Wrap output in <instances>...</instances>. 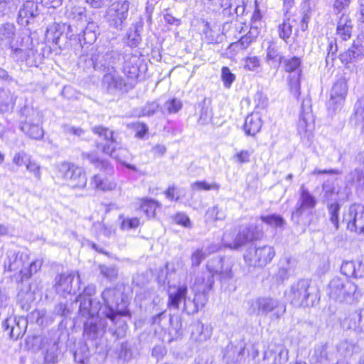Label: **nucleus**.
Segmentation results:
<instances>
[{
	"label": "nucleus",
	"instance_id": "f257e3e1",
	"mask_svg": "<svg viewBox=\"0 0 364 364\" xmlns=\"http://www.w3.org/2000/svg\"><path fill=\"white\" fill-rule=\"evenodd\" d=\"M102 298L105 302V309L102 314L112 325L121 326L124 321L119 316H129L131 314L128 309V296L117 288H107L102 293Z\"/></svg>",
	"mask_w": 364,
	"mask_h": 364
},
{
	"label": "nucleus",
	"instance_id": "f03ea898",
	"mask_svg": "<svg viewBox=\"0 0 364 364\" xmlns=\"http://www.w3.org/2000/svg\"><path fill=\"white\" fill-rule=\"evenodd\" d=\"M284 295L291 304L299 307L313 306L320 300L319 289L312 286L311 281L306 279L293 282L286 289Z\"/></svg>",
	"mask_w": 364,
	"mask_h": 364
},
{
	"label": "nucleus",
	"instance_id": "7ed1b4c3",
	"mask_svg": "<svg viewBox=\"0 0 364 364\" xmlns=\"http://www.w3.org/2000/svg\"><path fill=\"white\" fill-rule=\"evenodd\" d=\"M316 205V198L302 186L299 198L296 204L295 210L291 214V220L293 222L298 225L304 227L314 223V208Z\"/></svg>",
	"mask_w": 364,
	"mask_h": 364
},
{
	"label": "nucleus",
	"instance_id": "20e7f679",
	"mask_svg": "<svg viewBox=\"0 0 364 364\" xmlns=\"http://www.w3.org/2000/svg\"><path fill=\"white\" fill-rule=\"evenodd\" d=\"M250 315L267 316L272 319L280 318L286 312V305L279 299L272 297H259L252 300L248 309Z\"/></svg>",
	"mask_w": 364,
	"mask_h": 364
},
{
	"label": "nucleus",
	"instance_id": "39448f33",
	"mask_svg": "<svg viewBox=\"0 0 364 364\" xmlns=\"http://www.w3.org/2000/svg\"><path fill=\"white\" fill-rule=\"evenodd\" d=\"M58 176L72 189H83L87 185L86 172L73 163L64 161L58 164Z\"/></svg>",
	"mask_w": 364,
	"mask_h": 364
},
{
	"label": "nucleus",
	"instance_id": "423d86ee",
	"mask_svg": "<svg viewBox=\"0 0 364 364\" xmlns=\"http://www.w3.org/2000/svg\"><path fill=\"white\" fill-rule=\"evenodd\" d=\"M22 114L25 116V119L21 122V131L31 139H41L44 132L41 127L42 117L39 112L32 108L24 107Z\"/></svg>",
	"mask_w": 364,
	"mask_h": 364
},
{
	"label": "nucleus",
	"instance_id": "0eeeda50",
	"mask_svg": "<svg viewBox=\"0 0 364 364\" xmlns=\"http://www.w3.org/2000/svg\"><path fill=\"white\" fill-rule=\"evenodd\" d=\"M129 9L128 1H119L113 3L107 9L105 19L109 27L121 31L127 18Z\"/></svg>",
	"mask_w": 364,
	"mask_h": 364
},
{
	"label": "nucleus",
	"instance_id": "6e6552de",
	"mask_svg": "<svg viewBox=\"0 0 364 364\" xmlns=\"http://www.w3.org/2000/svg\"><path fill=\"white\" fill-rule=\"evenodd\" d=\"M329 296L339 302L348 301L354 295L357 286L352 282L333 278L329 283Z\"/></svg>",
	"mask_w": 364,
	"mask_h": 364
},
{
	"label": "nucleus",
	"instance_id": "1a4fd4ad",
	"mask_svg": "<svg viewBox=\"0 0 364 364\" xmlns=\"http://www.w3.org/2000/svg\"><path fill=\"white\" fill-rule=\"evenodd\" d=\"M274 255V247L264 245L257 248H249L244 255V259L249 266L263 267L271 262Z\"/></svg>",
	"mask_w": 364,
	"mask_h": 364
},
{
	"label": "nucleus",
	"instance_id": "9d476101",
	"mask_svg": "<svg viewBox=\"0 0 364 364\" xmlns=\"http://www.w3.org/2000/svg\"><path fill=\"white\" fill-rule=\"evenodd\" d=\"M80 276L78 272L70 271L60 274L55 278L54 288L57 294L63 297L75 294L79 289Z\"/></svg>",
	"mask_w": 364,
	"mask_h": 364
},
{
	"label": "nucleus",
	"instance_id": "9b49d317",
	"mask_svg": "<svg viewBox=\"0 0 364 364\" xmlns=\"http://www.w3.org/2000/svg\"><path fill=\"white\" fill-rule=\"evenodd\" d=\"M230 233L225 232L223 235V244L230 249H237L246 243L257 240L260 236V231L255 225H250L248 227L241 228L235 237L230 241Z\"/></svg>",
	"mask_w": 364,
	"mask_h": 364
},
{
	"label": "nucleus",
	"instance_id": "f8f14e48",
	"mask_svg": "<svg viewBox=\"0 0 364 364\" xmlns=\"http://www.w3.org/2000/svg\"><path fill=\"white\" fill-rule=\"evenodd\" d=\"M284 70L289 73L288 84L291 93L298 98L301 90V60L298 57H293L284 60Z\"/></svg>",
	"mask_w": 364,
	"mask_h": 364
},
{
	"label": "nucleus",
	"instance_id": "ddd939ff",
	"mask_svg": "<svg viewBox=\"0 0 364 364\" xmlns=\"http://www.w3.org/2000/svg\"><path fill=\"white\" fill-rule=\"evenodd\" d=\"M92 131L95 134H98L107 142L103 145L102 152L105 154L109 155L112 158L121 161L122 154L126 151V149L122 147H117L116 139L114 138V132L108 128L98 126L94 127Z\"/></svg>",
	"mask_w": 364,
	"mask_h": 364
},
{
	"label": "nucleus",
	"instance_id": "4468645a",
	"mask_svg": "<svg viewBox=\"0 0 364 364\" xmlns=\"http://www.w3.org/2000/svg\"><path fill=\"white\" fill-rule=\"evenodd\" d=\"M343 221L349 230L364 233V205L360 203L352 204L344 215Z\"/></svg>",
	"mask_w": 364,
	"mask_h": 364
},
{
	"label": "nucleus",
	"instance_id": "2eb2a0df",
	"mask_svg": "<svg viewBox=\"0 0 364 364\" xmlns=\"http://www.w3.org/2000/svg\"><path fill=\"white\" fill-rule=\"evenodd\" d=\"M232 266V262L229 258L215 257L208 262L206 267L213 275H218L220 281L224 282L233 277Z\"/></svg>",
	"mask_w": 364,
	"mask_h": 364
},
{
	"label": "nucleus",
	"instance_id": "dca6fc26",
	"mask_svg": "<svg viewBox=\"0 0 364 364\" xmlns=\"http://www.w3.org/2000/svg\"><path fill=\"white\" fill-rule=\"evenodd\" d=\"M314 128V117L311 111V103L309 99H304L301 104V111L298 121L299 134L304 137H309Z\"/></svg>",
	"mask_w": 364,
	"mask_h": 364
},
{
	"label": "nucleus",
	"instance_id": "f3484780",
	"mask_svg": "<svg viewBox=\"0 0 364 364\" xmlns=\"http://www.w3.org/2000/svg\"><path fill=\"white\" fill-rule=\"evenodd\" d=\"M348 93V85L346 77H339L333 84L330 93V99L327 103L328 108L333 112L340 109Z\"/></svg>",
	"mask_w": 364,
	"mask_h": 364
},
{
	"label": "nucleus",
	"instance_id": "a211bd4d",
	"mask_svg": "<svg viewBox=\"0 0 364 364\" xmlns=\"http://www.w3.org/2000/svg\"><path fill=\"white\" fill-rule=\"evenodd\" d=\"M246 342L240 338L230 341L223 350V360L226 364H241L244 360Z\"/></svg>",
	"mask_w": 364,
	"mask_h": 364
},
{
	"label": "nucleus",
	"instance_id": "6ab92c4d",
	"mask_svg": "<svg viewBox=\"0 0 364 364\" xmlns=\"http://www.w3.org/2000/svg\"><path fill=\"white\" fill-rule=\"evenodd\" d=\"M105 320H107L105 317L103 318L98 316L87 319L84 323V338L87 340H95L107 329L114 331L112 329L114 325L111 323L109 325Z\"/></svg>",
	"mask_w": 364,
	"mask_h": 364
},
{
	"label": "nucleus",
	"instance_id": "aec40b11",
	"mask_svg": "<svg viewBox=\"0 0 364 364\" xmlns=\"http://www.w3.org/2000/svg\"><path fill=\"white\" fill-rule=\"evenodd\" d=\"M102 85L107 91L112 94L118 92H127L132 85L120 76L115 70L107 73L102 78Z\"/></svg>",
	"mask_w": 364,
	"mask_h": 364
},
{
	"label": "nucleus",
	"instance_id": "412c9836",
	"mask_svg": "<svg viewBox=\"0 0 364 364\" xmlns=\"http://www.w3.org/2000/svg\"><path fill=\"white\" fill-rule=\"evenodd\" d=\"M289 359V351L284 344L271 343L264 351L266 364H284Z\"/></svg>",
	"mask_w": 364,
	"mask_h": 364
},
{
	"label": "nucleus",
	"instance_id": "4be33fe9",
	"mask_svg": "<svg viewBox=\"0 0 364 364\" xmlns=\"http://www.w3.org/2000/svg\"><path fill=\"white\" fill-rule=\"evenodd\" d=\"M28 263V255L23 252L9 250L7 259L5 261V267L10 272H18L23 277L25 265Z\"/></svg>",
	"mask_w": 364,
	"mask_h": 364
},
{
	"label": "nucleus",
	"instance_id": "5701e85b",
	"mask_svg": "<svg viewBox=\"0 0 364 364\" xmlns=\"http://www.w3.org/2000/svg\"><path fill=\"white\" fill-rule=\"evenodd\" d=\"M297 261L291 256L285 255L281 257L278 263V270L273 278L278 283H283L287 280L294 272Z\"/></svg>",
	"mask_w": 364,
	"mask_h": 364
},
{
	"label": "nucleus",
	"instance_id": "b1692460",
	"mask_svg": "<svg viewBox=\"0 0 364 364\" xmlns=\"http://www.w3.org/2000/svg\"><path fill=\"white\" fill-rule=\"evenodd\" d=\"M27 326V321L23 317L10 316L3 321L4 331H8L11 338L17 340L21 337Z\"/></svg>",
	"mask_w": 364,
	"mask_h": 364
},
{
	"label": "nucleus",
	"instance_id": "393cba45",
	"mask_svg": "<svg viewBox=\"0 0 364 364\" xmlns=\"http://www.w3.org/2000/svg\"><path fill=\"white\" fill-rule=\"evenodd\" d=\"M120 60V54L118 51L111 50L102 56H98L94 63V68L107 73L114 70V66Z\"/></svg>",
	"mask_w": 364,
	"mask_h": 364
},
{
	"label": "nucleus",
	"instance_id": "a878e982",
	"mask_svg": "<svg viewBox=\"0 0 364 364\" xmlns=\"http://www.w3.org/2000/svg\"><path fill=\"white\" fill-rule=\"evenodd\" d=\"M249 0H221L220 6L223 8V14L231 16H242L245 13V8Z\"/></svg>",
	"mask_w": 364,
	"mask_h": 364
},
{
	"label": "nucleus",
	"instance_id": "bb28decb",
	"mask_svg": "<svg viewBox=\"0 0 364 364\" xmlns=\"http://www.w3.org/2000/svg\"><path fill=\"white\" fill-rule=\"evenodd\" d=\"M41 350L44 354V362L46 364H55L58 362V342L48 338H43L41 342Z\"/></svg>",
	"mask_w": 364,
	"mask_h": 364
},
{
	"label": "nucleus",
	"instance_id": "cd10ccee",
	"mask_svg": "<svg viewBox=\"0 0 364 364\" xmlns=\"http://www.w3.org/2000/svg\"><path fill=\"white\" fill-rule=\"evenodd\" d=\"M353 28V26L350 17L346 14H343L337 21L336 39L344 41L349 40L352 36Z\"/></svg>",
	"mask_w": 364,
	"mask_h": 364
},
{
	"label": "nucleus",
	"instance_id": "c85d7f7f",
	"mask_svg": "<svg viewBox=\"0 0 364 364\" xmlns=\"http://www.w3.org/2000/svg\"><path fill=\"white\" fill-rule=\"evenodd\" d=\"M343 326L357 333L364 332V310L358 309L350 313L343 320Z\"/></svg>",
	"mask_w": 364,
	"mask_h": 364
},
{
	"label": "nucleus",
	"instance_id": "c756f323",
	"mask_svg": "<svg viewBox=\"0 0 364 364\" xmlns=\"http://www.w3.org/2000/svg\"><path fill=\"white\" fill-rule=\"evenodd\" d=\"M76 302L80 303L79 314L82 316L87 318V319L97 317L96 316L98 314L100 309L98 303L94 305L92 299L91 298H85V296H77Z\"/></svg>",
	"mask_w": 364,
	"mask_h": 364
},
{
	"label": "nucleus",
	"instance_id": "7c9ffc66",
	"mask_svg": "<svg viewBox=\"0 0 364 364\" xmlns=\"http://www.w3.org/2000/svg\"><path fill=\"white\" fill-rule=\"evenodd\" d=\"M17 96L9 89H0V113L11 112L16 105Z\"/></svg>",
	"mask_w": 364,
	"mask_h": 364
},
{
	"label": "nucleus",
	"instance_id": "2f4dec72",
	"mask_svg": "<svg viewBox=\"0 0 364 364\" xmlns=\"http://www.w3.org/2000/svg\"><path fill=\"white\" fill-rule=\"evenodd\" d=\"M191 328V338L196 342H205L211 336V328L208 326H205L199 321L194 322L192 324Z\"/></svg>",
	"mask_w": 364,
	"mask_h": 364
},
{
	"label": "nucleus",
	"instance_id": "473e14b6",
	"mask_svg": "<svg viewBox=\"0 0 364 364\" xmlns=\"http://www.w3.org/2000/svg\"><path fill=\"white\" fill-rule=\"evenodd\" d=\"M341 271L347 277H363L364 276V264L357 261H346L342 263Z\"/></svg>",
	"mask_w": 364,
	"mask_h": 364
},
{
	"label": "nucleus",
	"instance_id": "72a5a7b5",
	"mask_svg": "<svg viewBox=\"0 0 364 364\" xmlns=\"http://www.w3.org/2000/svg\"><path fill=\"white\" fill-rule=\"evenodd\" d=\"M82 159L94 165L96 168L104 170L107 174H112L114 171L113 167L107 161L100 159L95 153L83 152Z\"/></svg>",
	"mask_w": 364,
	"mask_h": 364
},
{
	"label": "nucleus",
	"instance_id": "f704fd0d",
	"mask_svg": "<svg viewBox=\"0 0 364 364\" xmlns=\"http://www.w3.org/2000/svg\"><path fill=\"white\" fill-rule=\"evenodd\" d=\"M262 126V122L258 114L248 115L245 122L244 130L247 135L255 136L257 134Z\"/></svg>",
	"mask_w": 364,
	"mask_h": 364
},
{
	"label": "nucleus",
	"instance_id": "c9c22d12",
	"mask_svg": "<svg viewBox=\"0 0 364 364\" xmlns=\"http://www.w3.org/2000/svg\"><path fill=\"white\" fill-rule=\"evenodd\" d=\"M187 292V287L186 285H182L179 286L175 292L169 293L168 303V306L170 308L178 309L181 301H183L185 304V300H188L186 299ZM183 309L185 310V304L183 305Z\"/></svg>",
	"mask_w": 364,
	"mask_h": 364
},
{
	"label": "nucleus",
	"instance_id": "e433bc0d",
	"mask_svg": "<svg viewBox=\"0 0 364 364\" xmlns=\"http://www.w3.org/2000/svg\"><path fill=\"white\" fill-rule=\"evenodd\" d=\"M207 294L208 293H203L202 291L201 294H196L193 301H191L190 299L185 300V311L188 314H193L203 308L207 301Z\"/></svg>",
	"mask_w": 364,
	"mask_h": 364
},
{
	"label": "nucleus",
	"instance_id": "4c0bfd02",
	"mask_svg": "<svg viewBox=\"0 0 364 364\" xmlns=\"http://www.w3.org/2000/svg\"><path fill=\"white\" fill-rule=\"evenodd\" d=\"M128 60H125L123 66L124 73L129 79H135L139 76V58L136 55H127Z\"/></svg>",
	"mask_w": 364,
	"mask_h": 364
},
{
	"label": "nucleus",
	"instance_id": "58836bf2",
	"mask_svg": "<svg viewBox=\"0 0 364 364\" xmlns=\"http://www.w3.org/2000/svg\"><path fill=\"white\" fill-rule=\"evenodd\" d=\"M169 338L168 342L178 339L182 335V323L178 316L169 317L168 322Z\"/></svg>",
	"mask_w": 364,
	"mask_h": 364
},
{
	"label": "nucleus",
	"instance_id": "ea45409f",
	"mask_svg": "<svg viewBox=\"0 0 364 364\" xmlns=\"http://www.w3.org/2000/svg\"><path fill=\"white\" fill-rule=\"evenodd\" d=\"M38 15L37 4L31 1H28L23 4V7L18 11V18L23 21L26 19L28 23L29 18H34Z\"/></svg>",
	"mask_w": 364,
	"mask_h": 364
},
{
	"label": "nucleus",
	"instance_id": "a19ab883",
	"mask_svg": "<svg viewBox=\"0 0 364 364\" xmlns=\"http://www.w3.org/2000/svg\"><path fill=\"white\" fill-rule=\"evenodd\" d=\"M226 218V210L215 205L209 208L205 214V220L206 222H215L218 220H224Z\"/></svg>",
	"mask_w": 364,
	"mask_h": 364
},
{
	"label": "nucleus",
	"instance_id": "79ce46f5",
	"mask_svg": "<svg viewBox=\"0 0 364 364\" xmlns=\"http://www.w3.org/2000/svg\"><path fill=\"white\" fill-rule=\"evenodd\" d=\"M214 283V275L208 270L196 279V284L200 287V290L203 293H208L213 289Z\"/></svg>",
	"mask_w": 364,
	"mask_h": 364
},
{
	"label": "nucleus",
	"instance_id": "37998d69",
	"mask_svg": "<svg viewBox=\"0 0 364 364\" xmlns=\"http://www.w3.org/2000/svg\"><path fill=\"white\" fill-rule=\"evenodd\" d=\"M15 32L16 27L14 23L0 24V41L6 42L10 46L14 38Z\"/></svg>",
	"mask_w": 364,
	"mask_h": 364
},
{
	"label": "nucleus",
	"instance_id": "c03bdc74",
	"mask_svg": "<svg viewBox=\"0 0 364 364\" xmlns=\"http://www.w3.org/2000/svg\"><path fill=\"white\" fill-rule=\"evenodd\" d=\"M363 56L364 53L360 51V49H355L352 46L346 51L341 53L339 58L343 63L347 65L363 59Z\"/></svg>",
	"mask_w": 364,
	"mask_h": 364
},
{
	"label": "nucleus",
	"instance_id": "a18cd8bd",
	"mask_svg": "<svg viewBox=\"0 0 364 364\" xmlns=\"http://www.w3.org/2000/svg\"><path fill=\"white\" fill-rule=\"evenodd\" d=\"M314 356L318 363L326 364L332 360L333 353L327 344H323L315 348Z\"/></svg>",
	"mask_w": 364,
	"mask_h": 364
},
{
	"label": "nucleus",
	"instance_id": "49530a36",
	"mask_svg": "<svg viewBox=\"0 0 364 364\" xmlns=\"http://www.w3.org/2000/svg\"><path fill=\"white\" fill-rule=\"evenodd\" d=\"M348 183L357 186H364V168H356L348 173L346 176Z\"/></svg>",
	"mask_w": 364,
	"mask_h": 364
},
{
	"label": "nucleus",
	"instance_id": "de8ad7c7",
	"mask_svg": "<svg viewBox=\"0 0 364 364\" xmlns=\"http://www.w3.org/2000/svg\"><path fill=\"white\" fill-rule=\"evenodd\" d=\"M90 353L86 343L80 344L74 353L75 361L79 364H87Z\"/></svg>",
	"mask_w": 364,
	"mask_h": 364
},
{
	"label": "nucleus",
	"instance_id": "09e8293b",
	"mask_svg": "<svg viewBox=\"0 0 364 364\" xmlns=\"http://www.w3.org/2000/svg\"><path fill=\"white\" fill-rule=\"evenodd\" d=\"M341 205L338 203L334 202L328 204V210L329 215V220L333 224L336 230L339 228V211Z\"/></svg>",
	"mask_w": 364,
	"mask_h": 364
},
{
	"label": "nucleus",
	"instance_id": "8fccbe9b",
	"mask_svg": "<svg viewBox=\"0 0 364 364\" xmlns=\"http://www.w3.org/2000/svg\"><path fill=\"white\" fill-rule=\"evenodd\" d=\"M262 221L274 228H282L285 225L284 219L279 215L271 214L268 215H262Z\"/></svg>",
	"mask_w": 364,
	"mask_h": 364
},
{
	"label": "nucleus",
	"instance_id": "3c124183",
	"mask_svg": "<svg viewBox=\"0 0 364 364\" xmlns=\"http://www.w3.org/2000/svg\"><path fill=\"white\" fill-rule=\"evenodd\" d=\"M279 36L287 41L292 33V24L289 18L284 19L283 23L278 28Z\"/></svg>",
	"mask_w": 364,
	"mask_h": 364
},
{
	"label": "nucleus",
	"instance_id": "603ef678",
	"mask_svg": "<svg viewBox=\"0 0 364 364\" xmlns=\"http://www.w3.org/2000/svg\"><path fill=\"white\" fill-rule=\"evenodd\" d=\"M159 206L158 202L151 199H144L142 200L141 209L146 213L148 218H154L156 215V209Z\"/></svg>",
	"mask_w": 364,
	"mask_h": 364
},
{
	"label": "nucleus",
	"instance_id": "864d4df0",
	"mask_svg": "<svg viewBox=\"0 0 364 364\" xmlns=\"http://www.w3.org/2000/svg\"><path fill=\"white\" fill-rule=\"evenodd\" d=\"M100 272L107 279L115 280L118 276V269L115 265L100 264L99 266Z\"/></svg>",
	"mask_w": 364,
	"mask_h": 364
},
{
	"label": "nucleus",
	"instance_id": "5fc2aeb1",
	"mask_svg": "<svg viewBox=\"0 0 364 364\" xmlns=\"http://www.w3.org/2000/svg\"><path fill=\"white\" fill-rule=\"evenodd\" d=\"M11 48V57L17 60L24 61L27 60L28 58L33 53L32 49L20 48Z\"/></svg>",
	"mask_w": 364,
	"mask_h": 364
},
{
	"label": "nucleus",
	"instance_id": "6e6d98bb",
	"mask_svg": "<svg viewBox=\"0 0 364 364\" xmlns=\"http://www.w3.org/2000/svg\"><path fill=\"white\" fill-rule=\"evenodd\" d=\"M170 315H168L166 311L161 312L152 318V324L158 325L163 330H166L168 326Z\"/></svg>",
	"mask_w": 364,
	"mask_h": 364
},
{
	"label": "nucleus",
	"instance_id": "4d7b16f0",
	"mask_svg": "<svg viewBox=\"0 0 364 364\" xmlns=\"http://www.w3.org/2000/svg\"><path fill=\"white\" fill-rule=\"evenodd\" d=\"M267 60L281 63L283 60V56L279 51L277 47L274 45H271L267 50Z\"/></svg>",
	"mask_w": 364,
	"mask_h": 364
},
{
	"label": "nucleus",
	"instance_id": "13d9d810",
	"mask_svg": "<svg viewBox=\"0 0 364 364\" xmlns=\"http://www.w3.org/2000/svg\"><path fill=\"white\" fill-rule=\"evenodd\" d=\"M173 222L186 228L191 229L193 226L189 217L184 213H178L172 217Z\"/></svg>",
	"mask_w": 364,
	"mask_h": 364
},
{
	"label": "nucleus",
	"instance_id": "bf43d9fd",
	"mask_svg": "<svg viewBox=\"0 0 364 364\" xmlns=\"http://www.w3.org/2000/svg\"><path fill=\"white\" fill-rule=\"evenodd\" d=\"M41 266L42 261L40 259L31 262L29 267L25 268L22 279L30 278L33 274L36 273L41 269Z\"/></svg>",
	"mask_w": 364,
	"mask_h": 364
},
{
	"label": "nucleus",
	"instance_id": "052dcab7",
	"mask_svg": "<svg viewBox=\"0 0 364 364\" xmlns=\"http://www.w3.org/2000/svg\"><path fill=\"white\" fill-rule=\"evenodd\" d=\"M207 257V253L203 252V249H197L191 256V262L192 267H198L203 260Z\"/></svg>",
	"mask_w": 364,
	"mask_h": 364
},
{
	"label": "nucleus",
	"instance_id": "680f3d73",
	"mask_svg": "<svg viewBox=\"0 0 364 364\" xmlns=\"http://www.w3.org/2000/svg\"><path fill=\"white\" fill-rule=\"evenodd\" d=\"M221 77L226 88H230L235 80V76L228 67H223L221 70Z\"/></svg>",
	"mask_w": 364,
	"mask_h": 364
},
{
	"label": "nucleus",
	"instance_id": "e2e57ef3",
	"mask_svg": "<svg viewBox=\"0 0 364 364\" xmlns=\"http://www.w3.org/2000/svg\"><path fill=\"white\" fill-rule=\"evenodd\" d=\"M213 113L208 107L203 106L200 110L198 123L200 125L208 124L212 119Z\"/></svg>",
	"mask_w": 364,
	"mask_h": 364
},
{
	"label": "nucleus",
	"instance_id": "0e129e2a",
	"mask_svg": "<svg viewBox=\"0 0 364 364\" xmlns=\"http://www.w3.org/2000/svg\"><path fill=\"white\" fill-rule=\"evenodd\" d=\"M191 188L193 190L196 191H209L210 189H215L218 190L220 188V186L218 183H212L209 184L206 183L205 181H196L191 184Z\"/></svg>",
	"mask_w": 364,
	"mask_h": 364
},
{
	"label": "nucleus",
	"instance_id": "69168bd1",
	"mask_svg": "<svg viewBox=\"0 0 364 364\" xmlns=\"http://www.w3.org/2000/svg\"><path fill=\"white\" fill-rule=\"evenodd\" d=\"M244 67L246 70L255 71L260 67V60L256 56L247 57L244 59Z\"/></svg>",
	"mask_w": 364,
	"mask_h": 364
},
{
	"label": "nucleus",
	"instance_id": "338daca9",
	"mask_svg": "<svg viewBox=\"0 0 364 364\" xmlns=\"http://www.w3.org/2000/svg\"><path fill=\"white\" fill-rule=\"evenodd\" d=\"M252 152L248 150H241L233 156V159L240 164L248 163L250 161Z\"/></svg>",
	"mask_w": 364,
	"mask_h": 364
},
{
	"label": "nucleus",
	"instance_id": "774afa93",
	"mask_svg": "<svg viewBox=\"0 0 364 364\" xmlns=\"http://www.w3.org/2000/svg\"><path fill=\"white\" fill-rule=\"evenodd\" d=\"M28 161H30V158L24 151L16 153L13 158V163L17 166H21L23 165H26V166Z\"/></svg>",
	"mask_w": 364,
	"mask_h": 364
}]
</instances>
